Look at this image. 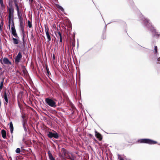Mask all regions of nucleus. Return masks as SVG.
Masks as SVG:
<instances>
[{
	"mask_svg": "<svg viewBox=\"0 0 160 160\" xmlns=\"http://www.w3.org/2000/svg\"><path fill=\"white\" fill-rule=\"evenodd\" d=\"M14 10L12 8H9V10L8 16V27L9 29L10 28L11 23H14L13 18V17Z\"/></svg>",
	"mask_w": 160,
	"mask_h": 160,
	"instance_id": "nucleus-1",
	"label": "nucleus"
},
{
	"mask_svg": "<svg viewBox=\"0 0 160 160\" xmlns=\"http://www.w3.org/2000/svg\"><path fill=\"white\" fill-rule=\"evenodd\" d=\"M45 101L46 103L50 107L54 108L57 106L56 102L54 100L50 98H46Z\"/></svg>",
	"mask_w": 160,
	"mask_h": 160,
	"instance_id": "nucleus-2",
	"label": "nucleus"
},
{
	"mask_svg": "<svg viewBox=\"0 0 160 160\" xmlns=\"http://www.w3.org/2000/svg\"><path fill=\"white\" fill-rule=\"evenodd\" d=\"M139 142L141 143H147L149 144H154L157 143V142L149 139H142L139 140Z\"/></svg>",
	"mask_w": 160,
	"mask_h": 160,
	"instance_id": "nucleus-3",
	"label": "nucleus"
},
{
	"mask_svg": "<svg viewBox=\"0 0 160 160\" xmlns=\"http://www.w3.org/2000/svg\"><path fill=\"white\" fill-rule=\"evenodd\" d=\"M1 63L2 64H6L7 65H10L11 64V62L7 58H4L3 59H1L0 60Z\"/></svg>",
	"mask_w": 160,
	"mask_h": 160,
	"instance_id": "nucleus-4",
	"label": "nucleus"
},
{
	"mask_svg": "<svg viewBox=\"0 0 160 160\" xmlns=\"http://www.w3.org/2000/svg\"><path fill=\"white\" fill-rule=\"evenodd\" d=\"M11 32L12 34L16 38H18L15 28L14 23H11Z\"/></svg>",
	"mask_w": 160,
	"mask_h": 160,
	"instance_id": "nucleus-5",
	"label": "nucleus"
},
{
	"mask_svg": "<svg viewBox=\"0 0 160 160\" xmlns=\"http://www.w3.org/2000/svg\"><path fill=\"white\" fill-rule=\"evenodd\" d=\"M22 57L21 53L20 52H19L17 56L14 58L15 63L18 64L20 62Z\"/></svg>",
	"mask_w": 160,
	"mask_h": 160,
	"instance_id": "nucleus-6",
	"label": "nucleus"
},
{
	"mask_svg": "<svg viewBox=\"0 0 160 160\" xmlns=\"http://www.w3.org/2000/svg\"><path fill=\"white\" fill-rule=\"evenodd\" d=\"M49 29L48 27L45 28V32L46 33V34L47 37V38L48 39V42H49L51 41V37L49 34Z\"/></svg>",
	"mask_w": 160,
	"mask_h": 160,
	"instance_id": "nucleus-7",
	"label": "nucleus"
},
{
	"mask_svg": "<svg viewBox=\"0 0 160 160\" xmlns=\"http://www.w3.org/2000/svg\"><path fill=\"white\" fill-rule=\"evenodd\" d=\"M95 135L100 140H101L102 139V136L101 134L98 132L97 131H95Z\"/></svg>",
	"mask_w": 160,
	"mask_h": 160,
	"instance_id": "nucleus-8",
	"label": "nucleus"
},
{
	"mask_svg": "<svg viewBox=\"0 0 160 160\" xmlns=\"http://www.w3.org/2000/svg\"><path fill=\"white\" fill-rule=\"evenodd\" d=\"M20 25L21 30L22 32H23L24 31V24L23 23V21L20 22Z\"/></svg>",
	"mask_w": 160,
	"mask_h": 160,
	"instance_id": "nucleus-9",
	"label": "nucleus"
},
{
	"mask_svg": "<svg viewBox=\"0 0 160 160\" xmlns=\"http://www.w3.org/2000/svg\"><path fill=\"white\" fill-rule=\"evenodd\" d=\"M8 94H7L6 92H5L4 93V99L5 101V103L7 104L8 102Z\"/></svg>",
	"mask_w": 160,
	"mask_h": 160,
	"instance_id": "nucleus-10",
	"label": "nucleus"
},
{
	"mask_svg": "<svg viewBox=\"0 0 160 160\" xmlns=\"http://www.w3.org/2000/svg\"><path fill=\"white\" fill-rule=\"evenodd\" d=\"M2 137L4 138H5L6 137V132L5 130H2Z\"/></svg>",
	"mask_w": 160,
	"mask_h": 160,
	"instance_id": "nucleus-11",
	"label": "nucleus"
},
{
	"mask_svg": "<svg viewBox=\"0 0 160 160\" xmlns=\"http://www.w3.org/2000/svg\"><path fill=\"white\" fill-rule=\"evenodd\" d=\"M10 132L11 133H12L13 130V127L12 124V122H11L10 123Z\"/></svg>",
	"mask_w": 160,
	"mask_h": 160,
	"instance_id": "nucleus-12",
	"label": "nucleus"
},
{
	"mask_svg": "<svg viewBox=\"0 0 160 160\" xmlns=\"http://www.w3.org/2000/svg\"><path fill=\"white\" fill-rule=\"evenodd\" d=\"M13 42L15 44H18L19 43V40L18 38H12Z\"/></svg>",
	"mask_w": 160,
	"mask_h": 160,
	"instance_id": "nucleus-13",
	"label": "nucleus"
},
{
	"mask_svg": "<svg viewBox=\"0 0 160 160\" xmlns=\"http://www.w3.org/2000/svg\"><path fill=\"white\" fill-rule=\"evenodd\" d=\"M150 29L152 31V32H153V35H157V34H156V33L157 32H156L154 28L153 27H151V28ZM157 35L158 36V34H157Z\"/></svg>",
	"mask_w": 160,
	"mask_h": 160,
	"instance_id": "nucleus-14",
	"label": "nucleus"
},
{
	"mask_svg": "<svg viewBox=\"0 0 160 160\" xmlns=\"http://www.w3.org/2000/svg\"><path fill=\"white\" fill-rule=\"evenodd\" d=\"M18 15L19 19L20 22L23 21V19L22 18L21 15L20 14V12L18 13Z\"/></svg>",
	"mask_w": 160,
	"mask_h": 160,
	"instance_id": "nucleus-15",
	"label": "nucleus"
},
{
	"mask_svg": "<svg viewBox=\"0 0 160 160\" xmlns=\"http://www.w3.org/2000/svg\"><path fill=\"white\" fill-rule=\"evenodd\" d=\"M57 7L60 10L62 11V12H63L64 11L63 8L60 6L58 5H57Z\"/></svg>",
	"mask_w": 160,
	"mask_h": 160,
	"instance_id": "nucleus-16",
	"label": "nucleus"
},
{
	"mask_svg": "<svg viewBox=\"0 0 160 160\" xmlns=\"http://www.w3.org/2000/svg\"><path fill=\"white\" fill-rule=\"evenodd\" d=\"M53 133L52 132H49L48 133V137H49L50 138H52L53 137Z\"/></svg>",
	"mask_w": 160,
	"mask_h": 160,
	"instance_id": "nucleus-17",
	"label": "nucleus"
},
{
	"mask_svg": "<svg viewBox=\"0 0 160 160\" xmlns=\"http://www.w3.org/2000/svg\"><path fill=\"white\" fill-rule=\"evenodd\" d=\"M53 137L56 138H58V135L57 133H53Z\"/></svg>",
	"mask_w": 160,
	"mask_h": 160,
	"instance_id": "nucleus-18",
	"label": "nucleus"
},
{
	"mask_svg": "<svg viewBox=\"0 0 160 160\" xmlns=\"http://www.w3.org/2000/svg\"><path fill=\"white\" fill-rule=\"evenodd\" d=\"M49 158L50 160H55L53 158V156L50 153H49Z\"/></svg>",
	"mask_w": 160,
	"mask_h": 160,
	"instance_id": "nucleus-19",
	"label": "nucleus"
},
{
	"mask_svg": "<svg viewBox=\"0 0 160 160\" xmlns=\"http://www.w3.org/2000/svg\"><path fill=\"white\" fill-rule=\"evenodd\" d=\"M28 25L29 28H31L32 27V24L29 21H28Z\"/></svg>",
	"mask_w": 160,
	"mask_h": 160,
	"instance_id": "nucleus-20",
	"label": "nucleus"
},
{
	"mask_svg": "<svg viewBox=\"0 0 160 160\" xmlns=\"http://www.w3.org/2000/svg\"><path fill=\"white\" fill-rule=\"evenodd\" d=\"M56 36H57V37H59V38L62 37V36L61 33L59 32H57V34H56Z\"/></svg>",
	"mask_w": 160,
	"mask_h": 160,
	"instance_id": "nucleus-21",
	"label": "nucleus"
},
{
	"mask_svg": "<svg viewBox=\"0 0 160 160\" xmlns=\"http://www.w3.org/2000/svg\"><path fill=\"white\" fill-rule=\"evenodd\" d=\"M16 152L17 153H19L21 151V150L20 148H17L16 150Z\"/></svg>",
	"mask_w": 160,
	"mask_h": 160,
	"instance_id": "nucleus-22",
	"label": "nucleus"
},
{
	"mask_svg": "<svg viewBox=\"0 0 160 160\" xmlns=\"http://www.w3.org/2000/svg\"><path fill=\"white\" fill-rule=\"evenodd\" d=\"M15 6H16V8H17V11L18 13L20 12H19V9L18 6V5L17 4H15Z\"/></svg>",
	"mask_w": 160,
	"mask_h": 160,
	"instance_id": "nucleus-23",
	"label": "nucleus"
},
{
	"mask_svg": "<svg viewBox=\"0 0 160 160\" xmlns=\"http://www.w3.org/2000/svg\"><path fill=\"white\" fill-rule=\"evenodd\" d=\"M3 82H2L0 83V90L2 89V87H3Z\"/></svg>",
	"mask_w": 160,
	"mask_h": 160,
	"instance_id": "nucleus-24",
	"label": "nucleus"
},
{
	"mask_svg": "<svg viewBox=\"0 0 160 160\" xmlns=\"http://www.w3.org/2000/svg\"><path fill=\"white\" fill-rule=\"evenodd\" d=\"M154 52L155 53H157V46H155L154 48Z\"/></svg>",
	"mask_w": 160,
	"mask_h": 160,
	"instance_id": "nucleus-25",
	"label": "nucleus"
},
{
	"mask_svg": "<svg viewBox=\"0 0 160 160\" xmlns=\"http://www.w3.org/2000/svg\"><path fill=\"white\" fill-rule=\"evenodd\" d=\"M2 25L1 24H0V32L2 30Z\"/></svg>",
	"mask_w": 160,
	"mask_h": 160,
	"instance_id": "nucleus-26",
	"label": "nucleus"
},
{
	"mask_svg": "<svg viewBox=\"0 0 160 160\" xmlns=\"http://www.w3.org/2000/svg\"><path fill=\"white\" fill-rule=\"evenodd\" d=\"M23 127L24 128V130L25 131V132H26L27 131V129H26V128L25 127V126L24 124H23Z\"/></svg>",
	"mask_w": 160,
	"mask_h": 160,
	"instance_id": "nucleus-27",
	"label": "nucleus"
},
{
	"mask_svg": "<svg viewBox=\"0 0 160 160\" xmlns=\"http://www.w3.org/2000/svg\"><path fill=\"white\" fill-rule=\"evenodd\" d=\"M30 4H31L33 2V0H28Z\"/></svg>",
	"mask_w": 160,
	"mask_h": 160,
	"instance_id": "nucleus-28",
	"label": "nucleus"
},
{
	"mask_svg": "<svg viewBox=\"0 0 160 160\" xmlns=\"http://www.w3.org/2000/svg\"><path fill=\"white\" fill-rule=\"evenodd\" d=\"M3 2V0H0V3L1 4H2Z\"/></svg>",
	"mask_w": 160,
	"mask_h": 160,
	"instance_id": "nucleus-29",
	"label": "nucleus"
},
{
	"mask_svg": "<svg viewBox=\"0 0 160 160\" xmlns=\"http://www.w3.org/2000/svg\"><path fill=\"white\" fill-rule=\"evenodd\" d=\"M62 37L60 38V42H62Z\"/></svg>",
	"mask_w": 160,
	"mask_h": 160,
	"instance_id": "nucleus-30",
	"label": "nucleus"
},
{
	"mask_svg": "<svg viewBox=\"0 0 160 160\" xmlns=\"http://www.w3.org/2000/svg\"><path fill=\"white\" fill-rule=\"evenodd\" d=\"M158 60L159 61H160V58H158Z\"/></svg>",
	"mask_w": 160,
	"mask_h": 160,
	"instance_id": "nucleus-31",
	"label": "nucleus"
},
{
	"mask_svg": "<svg viewBox=\"0 0 160 160\" xmlns=\"http://www.w3.org/2000/svg\"><path fill=\"white\" fill-rule=\"evenodd\" d=\"M120 160H123V159L122 158H120Z\"/></svg>",
	"mask_w": 160,
	"mask_h": 160,
	"instance_id": "nucleus-32",
	"label": "nucleus"
},
{
	"mask_svg": "<svg viewBox=\"0 0 160 160\" xmlns=\"http://www.w3.org/2000/svg\"><path fill=\"white\" fill-rule=\"evenodd\" d=\"M146 21H147V22H148V20H147V19H146Z\"/></svg>",
	"mask_w": 160,
	"mask_h": 160,
	"instance_id": "nucleus-33",
	"label": "nucleus"
},
{
	"mask_svg": "<svg viewBox=\"0 0 160 160\" xmlns=\"http://www.w3.org/2000/svg\"><path fill=\"white\" fill-rule=\"evenodd\" d=\"M53 59H55V57H54V55H53Z\"/></svg>",
	"mask_w": 160,
	"mask_h": 160,
	"instance_id": "nucleus-34",
	"label": "nucleus"
}]
</instances>
